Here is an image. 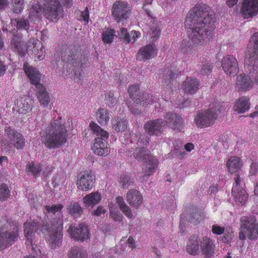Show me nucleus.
<instances>
[{
    "instance_id": "nucleus-18",
    "label": "nucleus",
    "mask_w": 258,
    "mask_h": 258,
    "mask_svg": "<svg viewBox=\"0 0 258 258\" xmlns=\"http://www.w3.org/2000/svg\"><path fill=\"white\" fill-rule=\"evenodd\" d=\"M215 244L214 240L204 236L200 240V252L204 258H211L214 255Z\"/></svg>"
},
{
    "instance_id": "nucleus-47",
    "label": "nucleus",
    "mask_w": 258,
    "mask_h": 258,
    "mask_svg": "<svg viewBox=\"0 0 258 258\" xmlns=\"http://www.w3.org/2000/svg\"><path fill=\"white\" fill-rule=\"evenodd\" d=\"M114 36V30L107 28L102 33V40L104 43H110L112 42Z\"/></svg>"
},
{
    "instance_id": "nucleus-20",
    "label": "nucleus",
    "mask_w": 258,
    "mask_h": 258,
    "mask_svg": "<svg viewBox=\"0 0 258 258\" xmlns=\"http://www.w3.org/2000/svg\"><path fill=\"white\" fill-rule=\"evenodd\" d=\"M26 50L29 53L34 54L38 60L43 58L44 50L42 44L37 39H30L28 42Z\"/></svg>"
},
{
    "instance_id": "nucleus-33",
    "label": "nucleus",
    "mask_w": 258,
    "mask_h": 258,
    "mask_svg": "<svg viewBox=\"0 0 258 258\" xmlns=\"http://www.w3.org/2000/svg\"><path fill=\"white\" fill-rule=\"evenodd\" d=\"M133 156L135 159L144 163H147L149 158L153 157L150 151L144 147L136 148L133 153Z\"/></svg>"
},
{
    "instance_id": "nucleus-8",
    "label": "nucleus",
    "mask_w": 258,
    "mask_h": 258,
    "mask_svg": "<svg viewBox=\"0 0 258 258\" xmlns=\"http://www.w3.org/2000/svg\"><path fill=\"white\" fill-rule=\"evenodd\" d=\"M241 231L239 233L240 240H245L247 236L250 240L257 238L258 222L254 216H243L240 219Z\"/></svg>"
},
{
    "instance_id": "nucleus-55",
    "label": "nucleus",
    "mask_w": 258,
    "mask_h": 258,
    "mask_svg": "<svg viewBox=\"0 0 258 258\" xmlns=\"http://www.w3.org/2000/svg\"><path fill=\"white\" fill-rule=\"evenodd\" d=\"M10 195V190L8 186L6 184H2L0 185V199L2 200H6Z\"/></svg>"
},
{
    "instance_id": "nucleus-37",
    "label": "nucleus",
    "mask_w": 258,
    "mask_h": 258,
    "mask_svg": "<svg viewBox=\"0 0 258 258\" xmlns=\"http://www.w3.org/2000/svg\"><path fill=\"white\" fill-rule=\"evenodd\" d=\"M249 99L247 97H241L237 101L234 106V110L238 113H243L248 111L250 108Z\"/></svg>"
},
{
    "instance_id": "nucleus-24",
    "label": "nucleus",
    "mask_w": 258,
    "mask_h": 258,
    "mask_svg": "<svg viewBox=\"0 0 258 258\" xmlns=\"http://www.w3.org/2000/svg\"><path fill=\"white\" fill-rule=\"evenodd\" d=\"M165 122L173 130H179L183 125L181 116L176 113L168 112L165 116Z\"/></svg>"
},
{
    "instance_id": "nucleus-42",
    "label": "nucleus",
    "mask_w": 258,
    "mask_h": 258,
    "mask_svg": "<svg viewBox=\"0 0 258 258\" xmlns=\"http://www.w3.org/2000/svg\"><path fill=\"white\" fill-rule=\"evenodd\" d=\"M67 209L71 216L75 218L80 217L83 212L82 208L78 202L71 203Z\"/></svg>"
},
{
    "instance_id": "nucleus-41",
    "label": "nucleus",
    "mask_w": 258,
    "mask_h": 258,
    "mask_svg": "<svg viewBox=\"0 0 258 258\" xmlns=\"http://www.w3.org/2000/svg\"><path fill=\"white\" fill-rule=\"evenodd\" d=\"M116 202L118 205L120 210L128 218H132L133 215L131 208L126 204L123 198L118 196L116 199Z\"/></svg>"
},
{
    "instance_id": "nucleus-16",
    "label": "nucleus",
    "mask_w": 258,
    "mask_h": 258,
    "mask_svg": "<svg viewBox=\"0 0 258 258\" xmlns=\"http://www.w3.org/2000/svg\"><path fill=\"white\" fill-rule=\"evenodd\" d=\"M258 12V0H243L241 13L244 19L252 18Z\"/></svg>"
},
{
    "instance_id": "nucleus-34",
    "label": "nucleus",
    "mask_w": 258,
    "mask_h": 258,
    "mask_svg": "<svg viewBox=\"0 0 258 258\" xmlns=\"http://www.w3.org/2000/svg\"><path fill=\"white\" fill-rule=\"evenodd\" d=\"M42 13H43V6L38 3L35 4L30 8L29 18L34 23H36L41 18Z\"/></svg>"
},
{
    "instance_id": "nucleus-19",
    "label": "nucleus",
    "mask_w": 258,
    "mask_h": 258,
    "mask_svg": "<svg viewBox=\"0 0 258 258\" xmlns=\"http://www.w3.org/2000/svg\"><path fill=\"white\" fill-rule=\"evenodd\" d=\"M157 54V49L155 44L151 43L142 47L138 51L136 57L139 60L146 61L154 57Z\"/></svg>"
},
{
    "instance_id": "nucleus-64",
    "label": "nucleus",
    "mask_w": 258,
    "mask_h": 258,
    "mask_svg": "<svg viewBox=\"0 0 258 258\" xmlns=\"http://www.w3.org/2000/svg\"><path fill=\"white\" fill-rule=\"evenodd\" d=\"M127 243L128 244L129 247L132 248V249L135 247L136 245L135 240L132 237H129V238L127 239Z\"/></svg>"
},
{
    "instance_id": "nucleus-21",
    "label": "nucleus",
    "mask_w": 258,
    "mask_h": 258,
    "mask_svg": "<svg viewBox=\"0 0 258 258\" xmlns=\"http://www.w3.org/2000/svg\"><path fill=\"white\" fill-rule=\"evenodd\" d=\"M245 59H258V32L254 33L250 38Z\"/></svg>"
},
{
    "instance_id": "nucleus-54",
    "label": "nucleus",
    "mask_w": 258,
    "mask_h": 258,
    "mask_svg": "<svg viewBox=\"0 0 258 258\" xmlns=\"http://www.w3.org/2000/svg\"><path fill=\"white\" fill-rule=\"evenodd\" d=\"M27 169L28 172L31 173L33 175H36L41 171V167L38 164H35L31 162L27 166Z\"/></svg>"
},
{
    "instance_id": "nucleus-30",
    "label": "nucleus",
    "mask_w": 258,
    "mask_h": 258,
    "mask_svg": "<svg viewBox=\"0 0 258 258\" xmlns=\"http://www.w3.org/2000/svg\"><path fill=\"white\" fill-rule=\"evenodd\" d=\"M199 86L200 83L197 79L187 77L183 83L182 88L186 93H194L198 90Z\"/></svg>"
},
{
    "instance_id": "nucleus-36",
    "label": "nucleus",
    "mask_w": 258,
    "mask_h": 258,
    "mask_svg": "<svg viewBox=\"0 0 258 258\" xmlns=\"http://www.w3.org/2000/svg\"><path fill=\"white\" fill-rule=\"evenodd\" d=\"M39 224L34 222H26L24 223V234L25 237L28 240H30L32 242V239L34 234V231L38 229Z\"/></svg>"
},
{
    "instance_id": "nucleus-26",
    "label": "nucleus",
    "mask_w": 258,
    "mask_h": 258,
    "mask_svg": "<svg viewBox=\"0 0 258 258\" xmlns=\"http://www.w3.org/2000/svg\"><path fill=\"white\" fill-rule=\"evenodd\" d=\"M18 234L16 231H4L0 229V248H4L7 245H11L17 239Z\"/></svg>"
},
{
    "instance_id": "nucleus-46",
    "label": "nucleus",
    "mask_w": 258,
    "mask_h": 258,
    "mask_svg": "<svg viewBox=\"0 0 258 258\" xmlns=\"http://www.w3.org/2000/svg\"><path fill=\"white\" fill-rule=\"evenodd\" d=\"M134 182V179L128 175H122L120 177L119 183L122 188H128Z\"/></svg>"
},
{
    "instance_id": "nucleus-2",
    "label": "nucleus",
    "mask_w": 258,
    "mask_h": 258,
    "mask_svg": "<svg viewBox=\"0 0 258 258\" xmlns=\"http://www.w3.org/2000/svg\"><path fill=\"white\" fill-rule=\"evenodd\" d=\"M63 206L61 204L46 205L45 209L49 216L52 217L50 224L47 223L44 226L42 231L45 230L49 233L48 241L51 249H55L61 243L62 228L63 224V215L61 210Z\"/></svg>"
},
{
    "instance_id": "nucleus-61",
    "label": "nucleus",
    "mask_w": 258,
    "mask_h": 258,
    "mask_svg": "<svg viewBox=\"0 0 258 258\" xmlns=\"http://www.w3.org/2000/svg\"><path fill=\"white\" fill-rule=\"evenodd\" d=\"M141 33L139 31H132L130 34V38L131 41L133 40V42L136 41L137 39L140 37Z\"/></svg>"
},
{
    "instance_id": "nucleus-10",
    "label": "nucleus",
    "mask_w": 258,
    "mask_h": 258,
    "mask_svg": "<svg viewBox=\"0 0 258 258\" xmlns=\"http://www.w3.org/2000/svg\"><path fill=\"white\" fill-rule=\"evenodd\" d=\"M128 93L130 96L134 101V103L139 104L140 103L143 102V106L145 103L150 104L152 103L154 100L153 96L150 94L145 93H142L139 90V86L137 85H132L128 88Z\"/></svg>"
},
{
    "instance_id": "nucleus-58",
    "label": "nucleus",
    "mask_w": 258,
    "mask_h": 258,
    "mask_svg": "<svg viewBox=\"0 0 258 258\" xmlns=\"http://www.w3.org/2000/svg\"><path fill=\"white\" fill-rule=\"evenodd\" d=\"M258 171V165L255 162H252L249 169V174L251 176H254L256 175Z\"/></svg>"
},
{
    "instance_id": "nucleus-32",
    "label": "nucleus",
    "mask_w": 258,
    "mask_h": 258,
    "mask_svg": "<svg viewBox=\"0 0 258 258\" xmlns=\"http://www.w3.org/2000/svg\"><path fill=\"white\" fill-rule=\"evenodd\" d=\"M242 166V162L241 160L239 158L235 156L231 157L227 162V167L229 171L231 173H235V177L237 175H240L237 172L241 169Z\"/></svg>"
},
{
    "instance_id": "nucleus-40",
    "label": "nucleus",
    "mask_w": 258,
    "mask_h": 258,
    "mask_svg": "<svg viewBox=\"0 0 258 258\" xmlns=\"http://www.w3.org/2000/svg\"><path fill=\"white\" fill-rule=\"evenodd\" d=\"M203 215L200 210L196 207H193L190 210V213L187 217V220L195 224H197L203 219Z\"/></svg>"
},
{
    "instance_id": "nucleus-5",
    "label": "nucleus",
    "mask_w": 258,
    "mask_h": 258,
    "mask_svg": "<svg viewBox=\"0 0 258 258\" xmlns=\"http://www.w3.org/2000/svg\"><path fill=\"white\" fill-rule=\"evenodd\" d=\"M61 5L70 7L71 1L45 0L43 6L45 18L50 22H56L63 14V10Z\"/></svg>"
},
{
    "instance_id": "nucleus-29",
    "label": "nucleus",
    "mask_w": 258,
    "mask_h": 258,
    "mask_svg": "<svg viewBox=\"0 0 258 258\" xmlns=\"http://www.w3.org/2000/svg\"><path fill=\"white\" fill-rule=\"evenodd\" d=\"M10 45L15 52L19 53L22 55H24L26 47L20 36L14 34L11 40Z\"/></svg>"
},
{
    "instance_id": "nucleus-23",
    "label": "nucleus",
    "mask_w": 258,
    "mask_h": 258,
    "mask_svg": "<svg viewBox=\"0 0 258 258\" xmlns=\"http://www.w3.org/2000/svg\"><path fill=\"white\" fill-rule=\"evenodd\" d=\"M245 68L254 84H258V59H245Z\"/></svg>"
},
{
    "instance_id": "nucleus-15",
    "label": "nucleus",
    "mask_w": 258,
    "mask_h": 258,
    "mask_svg": "<svg viewBox=\"0 0 258 258\" xmlns=\"http://www.w3.org/2000/svg\"><path fill=\"white\" fill-rule=\"evenodd\" d=\"M165 122L161 118L151 120L144 124L145 132L150 136H159L163 131Z\"/></svg>"
},
{
    "instance_id": "nucleus-3",
    "label": "nucleus",
    "mask_w": 258,
    "mask_h": 258,
    "mask_svg": "<svg viewBox=\"0 0 258 258\" xmlns=\"http://www.w3.org/2000/svg\"><path fill=\"white\" fill-rule=\"evenodd\" d=\"M61 117L52 120L41 133V141L48 149H57L67 141L68 131Z\"/></svg>"
},
{
    "instance_id": "nucleus-13",
    "label": "nucleus",
    "mask_w": 258,
    "mask_h": 258,
    "mask_svg": "<svg viewBox=\"0 0 258 258\" xmlns=\"http://www.w3.org/2000/svg\"><path fill=\"white\" fill-rule=\"evenodd\" d=\"M68 231L75 240L83 241L90 237L88 227L85 224H80L77 226L71 225Z\"/></svg>"
},
{
    "instance_id": "nucleus-14",
    "label": "nucleus",
    "mask_w": 258,
    "mask_h": 258,
    "mask_svg": "<svg viewBox=\"0 0 258 258\" xmlns=\"http://www.w3.org/2000/svg\"><path fill=\"white\" fill-rule=\"evenodd\" d=\"M222 66L224 72L230 77L235 76L239 72L237 60L233 56L227 55L223 57Z\"/></svg>"
},
{
    "instance_id": "nucleus-1",
    "label": "nucleus",
    "mask_w": 258,
    "mask_h": 258,
    "mask_svg": "<svg viewBox=\"0 0 258 258\" xmlns=\"http://www.w3.org/2000/svg\"><path fill=\"white\" fill-rule=\"evenodd\" d=\"M215 20L203 8L194 7L187 14L185 20L187 34L191 43L195 45H202L212 37L215 28Z\"/></svg>"
},
{
    "instance_id": "nucleus-7",
    "label": "nucleus",
    "mask_w": 258,
    "mask_h": 258,
    "mask_svg": "<svg viewBox=\"0 0 258 258\" xmlns=\"http://www.w3.org/2000/svg\"><path fill=\"white\" fill-rule=\"evenodd\" d=\"M221 107L219 103H215L210 109L199 111L196 116V124L201 128L213 124L222 110Z\"/></svg>"
},
{
    "instance_id": "nucleus-28",
    "label": "nucleus",
    "mask_w": 258,
    "mask_h": 258,
    "mask_svg": "<svg viewBox=\"0 0 258 258\" xmlns=\"http://www.w3.org/2000/svg\"><path fill=\"white\" fill-rule=\"evenodd\" d=\"M200 240L197 235L190 236L186 245L187 252L192 255H197L200 252Z\"/></svg>"
},
{
    "instance_id": "nucleus-17",
    "label": "nucleus",
    "mask_w": 258,
    "mask_h": 258,
    "mask_svg": "<svg viewBox=\"0 0 258 258\" xmlns=\"http://www.w3.org/2000/svg\"><path fill=\"white\" fill-rule=\"evenodd\" d=\"M95 181V176L92 171H86L78 178L77 187L82 190H88L92 188Z\"/></svg>"
},
{
    "instance_id": "nucleus-52",
    "label": "nucleus",
    "mask_w": 258,
    "mask_h": 258,
    "mask_svg": "<svg viewBox=\"0 0 258 258\" xmlns=\"http://www.w3.org/2000/svg\"><path fill=\"white\" fill-rule=\"evenodd\" d=\"M17 23V28L19 30H28L30 28V24L27 19L21 18L15 20Z\"/></svg>"
},
{
    "instance_id": "nucleus-43",
    "label": "nucleus",
    "mask_w": 258,
    "mask_h": 258,
    "mask_svg": "<svg viewBox=\"0 0 258 258\" xmlns=\"http://www.w3.org/2000/svg\"><path fill=\"white\" fill-rule=\"evenodd\" d=\"M69 256L70 258H87V253L82 248L76 246L72 248Z\"/></svg>"
},
{
    "instance_id": "nucleus-11",
    "label": "nucleus",
    "mask_w": 258,
    "mask_h": 258,
    "mask_svg": "<svg viewBox=\"0 0 258 258\" xmlns=\"http://www.w3.org/2000/svg\"><path fill=\"white\" fill-rule=\"evenodd\" d=\"M234 183L232 189V195L236 201L242 205L245 203L248 198L246 191L242 187L244 185L243 179L240 175H237L234 178Z\"/></svg>"
},
{
    "instance_id": "nucleus-48",
    "label": "nucleus",
    "mask_w": 258,
    "mask_h": 258,
    "mask_svg": "<svg viewBox=\"0 0 258 258\" xmlns=\"http://www.w3.org/2000/svg\"><path fill=\"white\" fill-rule=\"evenodd\" d=\"M117 33L118 34L116 35V37H118L126 43H129L131 42L130 34L127 32V30L126 28L123 27L121 28L119 31L117 32Z\"/></svg>"
},
{
    "instance_id": "nucleus-22",
    "label": "nucleus",
    "mask_w": 258,
    "mask_h": 258,
    "mask_svg": "<svg viewBox=\"0 0 258 258\" xmlns=\"http://www.w3.org/2000/svg\"><path fill=\"white\" fill-rule=\"evenodd\" d=\"M253 82L249 74H240L236 81V88L240 91H246L253 87Z\"/></svg>"
},
{
    "instance_id": "nucleus-62",
    "label": "nucleus",
    "mask_w": 258,
    "mask_h": 258,
    "mask_svg": "<svg viewBox=\"0 0 258 258\" xmlns=\"http://www.w3.org/2000/svg\"><path fill=\"white\" fill-rule=\"evenodd\" d=\"M110 216L116 221H120L122 216L117 212H110Z\"/></svg>"
},
{
    "instance_id": "nucleus-27",
    "label": "nucleus",
    "mask_w": 258,
    "mask_h": 258,
    "mask_svg": "<svg viewBox=\"0 0 258 258\" xmlns=\"http://www.w3.org/2000/svg\"><path fill=\"white\" fill-rule=\"evenodd\" d=\"M68 62L72 63L74 69L75 75L79 79H80L82 76L83 64L85 63V60H82V56H79V55H71L67 60Z\"/></svg>"
},
{
    "instance_id": "nucleus-57",
    "label": "nucleus",
    "mask_w": 258,
    "mask_h": 258,
    "mask_svg": "<svg viewBox=\"0 0 258 258\" xmlns=\"http://www.w3.org/2000/svg\"><path fill=\"white\" fill-rule=\"evenodd\" d=\"M233 237L234 234L232 232H226L224 233V235L222 237L221 240L224 243H229L232 241Z\"/></svg>"
},
{
    "instance_id": "nucleus-45",
    "label": "nucleus",
    "mask_w": 258,
    "mask_h": 258,
    "mask_svg": "<svg viewBox=\"0 0 258 258\" xmlns=\"http://www.w3.org/2000/svg\"><path fill=\"white\" fill-rule=\"evenodd\" d=\"M200 70V73L203 75H207L210 74L212 70L211 63L205 58H203V60L199 64Z\"/></svg>"
},
{
    "instance_id": "nucleus-9",
    "label": "nucleus",
    "mask_w": 258,
    "mask_h": 258,
    "mask_svg": "<svg viewBox=\"0 0 258 258\" xmlns=\"http://www.w3.org/2000/svg\"><path fill=\"white\" fill-rule=\"evenodd\" d=\"M131 11L130 5L127 2L122 1L115 2L111 8L112 15L118 23L128 18Z\"/></svg>"
},
{
    "instance_id": "nucleus-39",
    "label": "nucleus",
    "mask_w": 258,
    "mask_h": 258,
    "mask_svg": "<svg viewBox=\"0 0 258 258\" xmlns=\"http://www.w3.org/2000/svg\"><path fill=\"white\" fill-rule=\"evenodd\" d=\"M101 200V195L98 192H91L83 198L84 202L87 206H93L97 204Z\"/></svg>"
},
{
    "instance_id": "nucleus-49",
    "label": "nucleus",
    "mask_w": 258,
    "mask_h": 258,
    "mask_svg": "<svg viewBox=\"0 0 258 258\" xmlns=\"http://www.w3.org/2000/svg\"><path fill=\"white\" fill-rule=\"evenodd\" d=\"M114 127L117 132H123L127 128V121L124 118H117L116 123L114 124Z\"/></svg>"
},
{
    "instance_id": "nucleus-60",
    "label": "nucleus",
    "mask_w": 258,
    "mask_h": 258,
    "mask_svg": "<svg viewBox=\"0 0 258 258\" xmlns=\"http://www.w3.org/2000/svg\"><path fill=\"white\" fill-rule=\"evenodd\" d=\"M81 18L87 24L89 19V11L87 7L85 8L84 11L81 12Z\"/></svg>"
},
{
    "instance_id": "nucleus-25",
    "label": "nucleus",
    "mask_w": 258,
    "mask_h": 258,
    "mask_svg": "<svg viewBox=\"0 0 258 258\" xmlns=\"http://www.w3.org/2000/svg\"><path fill=\"white\" fill-rule=\"evenodd\" d=\"M126 201L132 207L138 208L143 203V197L141 194L137 189L129 190L126 194Z\"/></svg>"
},
{
    "instance_id": "nucleus-35",
    "label": "nucleus",
    "mask_w": 258,
    "mask_h": 258,
    "mask_svg": "<svg viewBox=\"0 0 258 258\" xmlns=\"http://www.w3.org/2000/svg\"><path fill=\"white\" fill-rule=\"evenodd\" d=\"M176 68V66L174 64L171 66L170 69L168 68L164 71L163 78L165 83L167 86L168 85V83L172 81L181 72V71Z\"/></svg>"
},
{
    "instance_id": "nucleus-59",
    "label": "nucleus",
    "mask_w": 258,
    "mask_h": 258,
    "mask_svg": "<svg viewBox=\"0 0 258 258\" xmlns=\"http://www.w3.org/2000/svg\"><path fill=\"white\" fill-rule=\"evenodd\" d=\"M106 210L102 206H98L96 210H93L91 212V214L93 215L96 216H100L102 214L106 213Z\"/></svg>"
},
{
    "instance_id": "nucleus-12",
    "label": "nucleus",
    "mask_w": 258,
    "mask_h": 258,
    "mask_svg": "<svg viewBox=\"0 0 258 258\" xmlns=\"http://www.w3.org/2000/svg\"><path fill=\"white\" fill-rule=\"evenodd\" d=\"M5 135L7 137L10 144L17 149H22L25 144V139L23 136L10 126L5 128Z\"/></svg>"
},
{
    "instance_id": "nucleus-31",
    "label": "nucleus",
    "mask_w": 258,
    "mask_h": 258,
    "mask_svg": "<svg viewBox=\"0 0 258 258\" xmlns=\"http://www.w3.org/2000/svg\"><path fill=\"white\" fill-rule=\"evenodd\" d=\"M32 103L33 101L30 98L27 96L21 97L17 102L18 111L23 114L28 112L31 110Z\"/></svg>"
},
{
    "instance_id": "nucleus-50",
    "label": "nucleus",
    "mask_w": 258,
    "mask_h": 258,
    "mask_svg": "<svg viewBox=\"0 0 258 258\" xmlns=\"http://www.w3.org/2000/svg\"><path fill=\"white\" fill-rule=\"evenodd\" d=\"M13 11L17 14L20 13L24 8L23 0H12Z\"/></svg>"
},
{
    "instance_id": "nucleus-53",
    "label": "nucleus",
    "mask_w": 258,
    "mask_h": 258,
    "mask_svg": "<svg viewBox=\"0 0 258 258\" xmlns=\"http://www.w3.org/2000/svg\"><path fill=\"white\" fill-rule=\"evenodd\" d=\"M143 102H142L141 103H140L139 104H137L134 103L133 105L132 106L128 105L132 113H133L134 115L140 114L142 112V110L140 108L141 107L143 106L146 107L148 105L147 103H145L144 106H143Z\"/></svg>"
},
{
    "instance_id": "nucleus-38",
    "label": "nucleus",
    "mask_w": 258,
    "mask_h": 258,
    "mask_svg": "<svg viewBox=\"0 0 258 258\" xmlns=\"http://www.w3.org/2000/svg\"><path fill=\"white\" fill-rule=\"evenodd\" d=\"M148 163L145 165L143 168V172L144 176H150L152 175L155 171L158 166V160L154 157L149 158L148 160Z\"/></svg>"
},
{
    "instance_id": "nucleus-51",
    "label": "nucleus",
    "mask_w": 258,
    "mask_h": 258,
    "mask_svg": "<svg viewBox=\"0 0 258 258\" xmlns=\"http://www.w3.org/2000/svg\"><path fill=\"white\" fill-rule=\"evenodd\" d=\"M181 49L183 52L187 54H191L194 51V46L191 43L186 40H183L181 42Z\"/></svg>"
},
{
    "instance_id": "nucleus-63",
    "label": "nucleus",
    "mask_w": 258,
    "mask_h": 258,
    "mask_svg": "<svg viewBox=\"0 0 258 258\" xmlns=\"http://www.w3.org/2000/svg\"><path fill=\"white\" fill-rule=\"evenodd\" d=\"M114 94L111 92H109L107 95V100L110 105L113 106L115 103V100L113 98Z\"/></svg>"
},
{
    "instance_id": "nucleus-56",
    "label": "nucleus",
    "mask_w": 258,
    "mask_h": 258,
    "mask_svg": "<svg viewBox=\"0 0 258 258\" xmlns=\"http://www.w3.org/2000/svg\"><path fill=\"white\" fill-rule=\"evenodd\" d=\"M225 228L223 227L217 225L216 224L213 225L212 226V232L213 233L216 235H221L224 232Z\"/></svg>"
},
{
    "instance_id": "nucleus-44",
    "label": "nucleus",
    "mask_w": 258,
    "mask_h": 258,
    "mask_svg": "<svg viewBox=\"0 0 258 258\" xmlns=\"http://www.w3.org/2000/svg\"><path fill=\"white\" fill-rule=\"evenodd\" d=\"M109 111L104 108H100L97 112L96 116L98 121L101 124H106L109 119Z\"/></svg>"
},
{
    "instance_id": "nucleus-6",
    "label": "nucleus",
    "mask_w": 258,
    "mask_h": 258,
    "mask_svg": "<svg viewBox=\"0 0 258 258\" xmlns=\"http://www.w3.org/2000/svg\"><path fill=\"white\" fill-rule=\"evenodd\" d=\"M89 127L93 134L98 137L95 139L92 150L98 155H107L109 150L106 141L108 138V133L93 121L90 122Z\"/></svg>"
},
{
    "instance_id": "nucleus-4",
    "label": "nucleus",
    "mask_w": 258,
    "mask_h": 258,
    "mask_svg": "<svg viewBox=\"0 0 258 258\" xmlns=\"http://www.w3.org/2000/svg\"><path fill=\"white\" fill-rule=\"evenodd\" d=\"M25 73L30 79L31 84L35 85L37 89V97L41 105L46 107L50 101V98L45 87L40 83L41 74L35 68L25 63L23 66Z\"/></svg>"
}]
</instances>
